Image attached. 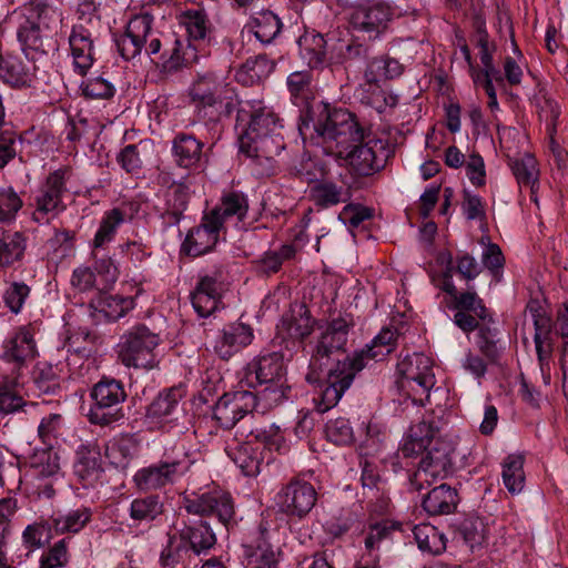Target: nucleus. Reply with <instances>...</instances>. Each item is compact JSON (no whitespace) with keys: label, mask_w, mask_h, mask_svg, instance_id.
I'll return each instance as SVG.
<instances>
[{"label":"nucleus","mask_w":568,"mask_h":568,"mask_svg":"<svg viewBox=\"0 0 568 568\" xmlns=\"http://www.w3.org/2000/svg\"><path fill=\"white\" fill-rule=\"evenodd\" d=\"M33 384L39 394H54L60 389V377L51 365L39 364L33 371Z\"/></svg>","instance_id":"obj_59"},{"label":"nucleus","mask_w":568,"mask_h":568,"mask_svg":"<svg viewBox=\"0 0 568 568\" xmlns=\"http://www.w3.org/2000/svg\"><path fill=\"white\" fill-rule=\"evenodd\" d=\"M338 156L346 160L354 174L369 176L384 166L387 150L384 141L369 138V134H366L364 130V139L353 143L343 155Z\"/></svg>","instance_id":"obj_8"},{"label":"nucleus","mask_w":568,"mask_h":568,"mask_svg":"<svg viewBox=\"0 0 568 568\" xmlns=\"http://www.w3.org/2000/svg\"><path fill=\"white\" fill-rule=\"evenodd\" d=\"M503 481L510 494L521 493L525 487L524 457L521 455H509L505 458Z\"/></svg>","instance_id":"obj_44"},{"label":"nucleus","mask_w":568,"mask_h":568,"mask_svg":"<svg viewBox=\"0 0 568 568\" xmlns=\"http://www.w3.org/2000/svg\"><path fill=\"white\" fill-rule=\"evenodd\" d=\"M17 375L0 373V414H10L19 409L27 412V407H36L37 403H27L18 393L20 384Z\"/></svg>","instance_id":"obj_28"},{"label":"nucleus","mask_w":568,"mask_h":568,"mask_svg":"<svg viewBox=\"0 0 568 568\" xmlns=\"http://www.w3.org/2000/svg\"><path fill=\"white\" fill-rule=\"evenodd\" d=\"M222 230L207 213L204 214L201 224L189 231L182 244V251L192 256L209 253L216 245Z\"/></svg>","instance_id":"obj_20"},{"label":"nucleus","mask_w":568,"mask_h":568,"mask_svg":"<svg viewBox=\"0 0 568 568\" xmlns=\"http://www.w3.org/2000/svg\"><path fill=\"white\" fill-rule=\"evenodd\" d=\"M163 513V503L158 495L136 498L131 503L130 516L136 521H151Z\"/></svg>","instance_id":"obj_49"},{"label":"nucleus","mask_w":568,"mask_h":568,"mask_svg":"<svg viewBox=\"0 0 568 568\" xmlns=\"http://www.w3.org/2000/svg\"><path fill=\"white\" fill-rule=\"evenodd\" d=\"M30 467L37 480L57 478L60 474L58 454L52 449H41L30 457Z\"/></svg>","instance_id":"obj_39"},{"label":"nucleus","mask_w":568,"mask_h":568,"mask_svg":"<svg viewBox=\"0 0 568 568\" xmlns=\"http://www.w3.org/2000/svg\"><path fill=\"white\" fill-rule=\"evenodd\" d=\"M326 437L336 445H347L354 440V432L349 420L343 417L329 420L325 427Z\"/></svg>","instance_id":"obj_63"},{"label":"nucleus","mask_w":568,"mask_h":568,"mask_svg":"<svg viewBox=\"0 0 568 568\" xmlns=\"http://www.w3.org/2000/svg\"><path fill=\"white\" fill-rule=\"evenodd\" d=\"M136 453V446L131 439L121 438L105 446V456L118 468H126Z\"/></svg>","instance_id":"obj_54"},{"label":"nucleus","mask_w":568,"mask_h":568,"mask_svg":"<svg viewBox=\"0 0 568 568\" xmlns=\"http://www.w3.org/2000/svg\"><path fill=\"white\" fill-rule=\"evenodd\" d=\"M435 384V375H426L407 382H397L400 392L410 398L414 404L418 405H425Z\"/></svg>","instance_id":"obj_48"},{"label":"nucleus","mask_w":568,"mask_h":568,"mask_svg":"<svg viewBox=\"0 0 568 568\" xmlns=\"http://www.w3.org/2000/svg\"><path fill=\"white\" fill-rule=\"evenodd\" d=\"M254 408H256V398L253 392L236 390L220 397L214 406L213 417L222 428L231 429Z\"/></svg>","instance_id":"obj_13"},{"label":"nucleus","mask_w":568,"mask_h":568,"mask_svg":"<svg viewBox=\"0 0 568 568\" xmlns=\"http://www.w3.org/2000/svg\"><path fill=\"white\" fill-rule=\"evenodd\" d=\"M184 396L182 387H172L163 393L149 405L146 415L151 419L171 420L180 412V400Z\"/></svg>","instance_id":"obj_30"},{"label":"nucleus","mask_w":568,"mask_h":568,"mask_svg":"<svg viewBox=\"0 0 568 568\" xmlns=\"http://www.w3.org/2000/svg\"><path fill=\"white\" fill-rule=\"evenodd\" d=\"M191 301L199 316L213 314L221 304V284L216 277L202 276L191 294Z\"/></svg>","instance_id":"obj_21"},{"label":"nucleus","mask_w":568,"mask_h":568,"mask_svg":"<svg viewBox=\"0 0 568 568\" xmlns=\"http://www.w3.org/2000/svg\"><path fill=\"white\" fill-rule=\"evenodd\" d=\"M184 508L189 514L215 516L226 528L235 524L234 503L230 494L210 491L194 498L184 499Z\"/></svg>","instance_id":"obj_11"},{"label":"nucleus","mask_w":568,"mask_h":568,"mask_svg":"<svg viewBox=\"0 0 568 568\" xmlns=\"http://www.w3.org/2000/svg\"><path fill=\"white\" fill-rule=\"evenodd\" d=\"M91 513L88 508H79L69 511L67 515L55 517L53 527L58 534L78 532L90 520Z\"/></svg>","instance_id":"obj_55"},{"label":"nucleus","mask_w":568,"mask_h":568,"mask_svg":"<svg viewBox=\"0 0 568 568\" xmlns=\"http://www.w3.org/2000/svg\"><path fill=\"white\" fill-rule=\"evenodd\" d=\"M301 57L310 68H318L325 61L326 41L320 33H306L298 40Z\"/></svg>","instance_id":"obj_38"},{"label":"nucleus","mask_w":568,"mask_h":568,"mask_svg":"<svg viewBox=\"0 0 568 568\" xmlns=\"http://www.w3.org/2000/svg\"><path fill=\"white\" fill-rule=\"evenodd\" d=\"M23 11L26 19L18 29V39L23 50L29 49L44 52L43 38L37 20H40L42 16L48 13V6L41 1H31L23 7Z\"/></svg>","instance_id":"obj_19"},{"label":"nucleus","mask_w":568,"mask_h":568,"mask_svg":"<svg viewBox=\"0 0 568 568\" xmlns=\"http://www.w3.org/2000/svg\"><path fill=\"white\" fill-rule=\"evenodd\" d=\"M413 534L418 548L424 552L439 555L446 549L444 534L429 524L414 526Z\"/></svg>","instance_id":"obj_37"},{"label":"nucleus","mask_w":568,"mask_h":568,"mask_svg":"<svg viewBox=\"0 0 568 568\" xmlns=\"http://www.w3.org/2000/svg\"><path fill=\"white\" fill-rule=\"evenodd\" d=\"M394 14V9L386 2L358 4L349 14V24L354 31L375 40L388 29Z\"/></svg>","instance_id":"obj_10"},{"label":"nucleus","mask_w":568,"mask_h":568,"mask_svg":"<svg viewBox=\"0 0 568 568\" xmlns=\"http://www.w3.org/2000/svg\"><path fill=\"white\" fill-rule=\"evenodd\" d=\"M74 474L84 486L92 485L99 479L101 473L100 453L95 447L81 446L77 450Z\"/></svg>","instance_id":"obj_32"},{"label":"nucleus","mask_w":568,"mask_h":568,"mask_svg":"<svg viewBox=\"0 0 568 568\" xmlns=\"http://www.w3.org/2000/svg\"><path fill=\"white\" fill-rule=\"evenodd\" d=\"M422 505L432 516L452 514L457 507V493L450 486L440 484L424 497Z\"/></svg>","instance_id":"obj_31"},{"label":"nucleus","mask_w":568,"mask_h":568,"mask_svg":"<svg viewBox=\"0 0 568 568\" xmlns=\"http://www.w3.org/2000/svg\"><path fill=\"white\" fill-rule=\"evenodd\" d=\"M197 50L199 47L187 42L184 43L175 39L174 47L171 50V53L168 58H163L162 69L166 73H174L179 71L184 65L193 63L197 60Z\"/></svg>","instance_id":"obj_40"},{"label":"nucleus","mask_w":568,"mask_h":568,"mask_svg":"<svg viewBox=\"0 0 568 568\" xmlns=\"http://www.w3.org/2000/svg\"><path fill=\"white\" fill-rule=\"evenodd\" d=\"M458 534L465 544L469 548L474 549L476 546H480L485 540L484 523L478 518L465 519L459 525Z\"/></svg>","instance_id":"obj_64"},{"label":"nucleus","mask_w":568,"mask_h":568,"mask_svg":"<svg viewBox=\"0 0 568 568\" xmlns=\"http://www.w3.org/2000/svg\"><path fill=\"white\" fill-rule=\"evenodd\" d=\"M69 44L74 71L81 77L87 75L95 60L92 33L83 24H75L69 36Z\"/></svg>","instance_id":"obj_18"},{"label":"nucleus","mask_w":568,"mask_h":568,"mask_svg":"<svg viewBox=\"0 0 568 568\" xmlns=\"http://www.w3.org/2000/svg\"><path fill=\"white\" fill-rule=\"evenodd\" d=\"M184 26L189 34L187 42H197L199 45L204 43L210 34V28L207 26L206 17L199 12H190L184 18Z\"/></svg>","instance_id":"obj_61"},{"label":"nucleus","mask_w":568,"mask_h":568,"mask_svg":"<svg viewBox=\"0 0 568 568\" xmlns=\"http://www.w3.org/2000/svg\"><path fill=\"white\" fill-rule=\"evenodd\" d=\"M285 378L283 355L276 352L258 356L245 369L243 383L252 388L263 386L265 383Z\"/></svg>","instance_id":"obj_16"},{"label":"nucleus","mask_w":568,"mask_h":568,"mask_svg":"<svg viewBox=\"0 0 568 568\" xmlns=\"http://www.w3.org/2000/svg\"><path fill=\"white\" fill-rule=\"evenodd\" d=\"M94 400L89 413L93 424L109 425L123 417L121 404L126 398L124 386L120 381L103 377L91 392Z\"/></svg>","instance_id":"obj_6"},{"label":"nucleus","mask_w":568,"mask_h":568,"mask_svg":"<svg viewBox=\"0 0 568 568\" xmlns=\"http://www.w3.org/2000/svg\"><path fill=\"white\" fill-rule=\"evenodd\" d=\"M182 539H185L196 556L206 554L216 544L215 534L212 531L210 525L200 520L193 525L182 521V526L178 527Z\"/></svg>","instance_id":"obj_25"},{"label":"nucleus","mask_w":568,"mask_h":568,"mask_svg":"<svg viewBox=\"0 0 568 568\" xmlns=\"http://www.w3.org/2000/svg\"><path fill=\"white\" fill-rule=\"evenodd\" d=\"M253 329L243 323H231L215 337L214 353L224 361L230 359L234 354L250 345L253 341Z\"/></svg>","instance_id":"obj_17"},{"label":"nucleus","mask_w":568,"mask_h":568,"mask_svg":"<svg viewBox=\"0 0 568 568\" xmlns=\"http://www.w3.org/2000/svg\"><path fill=\"white\" fill-rule=\"evenodd\" d=\"M189 200V187L185 184H172L165 193V204L161 213L163 224L166 226L179 224L187 207Z\"/></svg>","instance_id":"obj_27"},{"label":"nucleus","mask_w":568,"mask_h":568,"mask_svg":"<svg viewBox=\"0 0 568 568\" xmlns=\"http://www.w3.org/2000/svg\"><path fill=\"white\" fill-rule=\"evenodd\" d=\"M24 251L26 237L22 233H3L0 237V266H13L22 260Z\"/></svg>","instance_id":"obj_42"},{"label":"nucleus","mask_w":568,"mask_h":568,"mask_svg":"<svg viewBox=\"0 0 568 568\" xmlns=\"http://www.w3.org/2000/svg\"><path fill=\"white\" fill-rule=\"evenodd\" d=\"M420 462L433 469V474H439L445 478L453 469V462L448 450L446 447L437 446V444L427 449Z\"/></svg>","instance_id":"obj_56"},{"label":"nucleus","mask_w":568,"mask_h":568,"mask_svg":"<svg viewBox=\"0 0 568 568\" xmlns=\"http://www.w3.org/2000/svg\"><path fill=\"white\" fill-rule=\"evenodd\" d=\"M203 146L204 144L192 134H176L172 143L175 162L185 169L199 166L203 156Z\"/></svg>","instance_id":"obj_26"},{"label":"nucleus","mask_w":568,"mask_h":568,"mask_svg":"<svg viewBox=\"0 0 568 568\" xmlns=\"http://www.w3.org/2000/svg\"><path fill=\"white\" fill-rule=\"evenodd\" d=\"M0 78L13 87H21L29 81V72L19 58L8 55L0 59Z\"/></svg>","instance_id":"obj_53"},{"label":"nucleus","mask_w":568,"mask_h":568,"mask_svg":"<svg viewBox=\"0 0 568 568\" xmlns=\"http://www.w3.org/2000/svg\"><path fill=\"white\" fill-rule=\"evenodd\" d=\"M402 529V524L392 521V520H383L373 525H369L368 530L366 532V537L364 540L365 547L368 550L378 549L381 544L385 540L392 538V535L396 530Z\"/></svg>","instance_id":"obj_57"},{"label":"nucleus","mask_w":568,"mask_h":568,"mask_svg":"<svg viewBox=\"0 0 568 568\" xmlns=\"http://www.w3.org/2000/svg\"><path fill=\"white\" fill-rule=\"evenodd\" d=\"M312 112L316 114L312 122L315 135L310 136L322 144L326 153L343 155L353 143L364 139V128L349 111L320 104Z\"/></svg>","instance_id":"obj_2"},{"label":"nucleus","mask_w":568,"mask_h":568,"mask_svg":"<svg viewBox=\"0 0 568 568\" xmlns=\"http://www.w3.org/2000/svg\"><path fill=\"white\" fill-rule=\"evenodd\" d=\"M94 310L108 321H116L132 306V300L100 293L92 301Z\"/></svg>","instance_id":"obj_43"},{"label":"nucleus","mask_w":568,"mask_h":568,"mask_svg":"<svg viewBox=\"0 0 568 568\" xmlns=\"http://www.w3.org/2000/svg\"><path fill=\"white\" fill-rule=\"evenodd\" d=\"M124 222V213L120 209L108 211L97 231L93 240L94 248L103 247L104 244L111 242L116 233L118 227Z\"/></svg>","instance_id":"obj_50"},{"label":"nucleus","mask_w":568,"mask_h":568,"mask_svg":"<svg viewBox=\"0 0 568 568\" xmlns=\"http://www.w3.org/2000/svg\"><path fill=\"white\" fill-rule=\"evenodd\" d=\"M37 355L34 328L32 325L20 326L2 344L0 359L1 373L22 376L29 362Z\"/></svg>","instance_id":"obj_7"},{"label":"nucleus","mask_w":568,"mask_h":568,"mask_svg":"<svg viewBox=\"0 0 568 568\" xmlns=\"http://www.w3.org/2000/svg\"><path fill=\"white\" fill-rule=\"evenodd\" d=\"M263 449L264 444L255 440L230 445L226 453L245 476H256L263 460Z\"/></svg>","instance_id":"obj_22"},{"label":"nucleus","mask_w":568,"mask_h":568,"mask_svg":"<svg viewBox=\"0 0 568 568\" xmlns=\"http://www.w3.org/2000/svg\"><path fill=\"white\" fill-rule=\"evenodd\" d=\"M397 373L399 376L397 382H407L426 375H435L433 361L423 353H413L405 356L397 364Z\"/></svg>","instance_id":"obj_36"},{"label":"nucleus","mask_w":568,"mask_h":568,"mask_svg":"<svg viewBox=\"0 0 568 568\" xmlns=\"http://www.w3.org/2000/svg\"><path fill=\"white\" fill-rule=\"evenodd\" d=\"M396 333L394 331L389 328L383 329L372 341L371 345H367L365 349L359 352V354H363V363L367 364L368 359H383L393 351Z\"/></svg>","instance_id":"obj_52"},{"label":"nucleus","mask_w":568,"mask_h":568,"mask_svg":"<svg viewBox=\"0 0 568 568\" xmlns=\"http://www.w3.org/2000/svg\"><path fill=\"white\" fill-rule=\"evenodd\" d=\"M248 32L262 43L272 42L281 31L282 23L272 11H261L254 14L245 26Z\"/></svg>","instance_id":"obj_33"},{"label":"nucleus","mask_w":568,"mask_h":568,"mask_svg":"<svg viewBox=\"0 0 568 568\" xmlns=\"http://www.w3.org/2000/svg\"><path fill=\"white\" fill-rule=\"evenodd\" d=\"M312 195L315 203L322 207L337 205L349 199V192L346 189L328 181L316 184L312 189Z\"/></svg>","instance_id":"obj_47"},{"label":"nucleus","mask_w":568,"mask_h":568,"mask_svg":"<svg viewBox=\"0 0 568 568\" xmlns=\"http://www.w3.org/2000/svg\"><path fill=\"white\" fill-rule=\"evenodd\" d=\"M80 90L82 95L90 100H109L114 97L116 91L114 84L103 75L82 81Z\"/></svg>","instance_id":"obj_58"},{"label":"nucleus","mask_w":568,"mask_h":568,"mask_svg":"<svg viewBox=\"0 0 568 568\" xmlns=\"http://www.w3.org/2000/svg\"><path fill=\"white\" fill-rule=\"evenodd\" d=\"M153 18L149 14L135 16L125 29V32L116 39V48L124 60H133L139 57L142 49L152 36Z\"/></svg>","instance_id":"obj_15"},{"label":"nucleus","mask_w":568,"mask_h":568,"mask_svg":"<svg viewBox=\"0 0 568 568\" xmlns=\"http://www.w3.org/2000/svg\"><path fill=\"white\" fill-rule=\"evenodd\" d=\"M248 211V203L246 197L239 192H231L222 196L221 202L207 214L224 229V224L235 217L237 221H243Z\"/></svg>","instance_id":"obj_24"},{"label":"nucleus","mask_w":568,"mask_h":568,"mask_svg":"<svg viewBox=\"0 0 568 568\" xmlns=\"http://www.w3.org/2000/svg\"><path fill=\"white\" fill-rule=\"evenodd\" d=\"M258 532L256 540L243 546L247 565L250 568H276L278 551L268 541L265 527L261 525Z\"/></svg>","instance_id":"obj_23"},{"label":"nucleus","mask_w":568,"mask_h":568,"mask_svg":"<svg viewBox=\"0 0 568 568\" xmlns=\"http://www.w3.org/2000/svg\"><path fill=\"white\" fill-rule=\"evenodd\" d=\"M312 75L308 71L293 72L287 78V87L295 103H304L311 95Z\"/></svg>","instance_id":"obj_62"},{"label":"nucleus","mask_w":568,"mask_h":568,"mask_svg":"<svg viewBox=\"0 0 568 568\" xmlns=\"http://www.w3.org/2000/svg\"><path fill=\"white\" fill-rule=\"evenodd\" d=\"M352 325L349 315H338L318 328L320 334L305 376L310 384L322 387L318 397L314 398L318 413L334 407L353 383L355 375L366 366L359 352L353 356L345 354Z\"/></svg>","instance_id":"obj_1"},{"label":"nucleus","mask_w":568,"mask_h":568,"mask_svg":"<svg viewBox=\"0 0 568 568\" xmlns=\"http://www.w3.org/2000/svg\"><path fill=\"white\" fill-rule=\"evenodd\" d=\"M159 342V336L146 326H135L122 336L119 358L126 367L152 369L158 364L153 351Z\"/></svg>","instance_id":"obj_5"},{"label":"nucleus","mask_w":568,"mask_h":568,"mask_svg":"<svg viewBox=\"0 0 568 568\" xmlns=\"http://www.w3.org/2000/svg\"><path fill=\"white\" fill-rule=\"evenodd\" d=\"M190 467L191 462L184 452L174 454V450H166L160 462L140 468L134 474L133 481L143 491L162 489L173 485Z\"/></svg>","instance_id":"obj_4"},{"label":"nucleus","mask_w":568,"mask_h":568,"mask_svg":"<svg viewBox=\"0 0 568 568\" xmlns=\"http://www.w3.org/2000/svg\"><path fill=\"white\" fill-rule=\"evenodd\" d=\"M17 509V499L11 497L0 499V568H16L9 562L6 548L11 518Z\"/></svg>","instance_id":"obj_45"},{"label":"nucleus","mask_w":568,"mask_h":568,"mask_svg":"<svg viewBox=\"0 0 568 568\" xmlns=\"http://www.w3.org/2000/svg\"><path fill=\"white\" fill-rule=\"evenodd\" d=\"M313 324L310 311L301 305L297 312L293 311L283 316L280 331L285 332L291 338L303 339L312 333Z\"/></svg>","instance_id":"obj_35"},{"label":"nucleus","mask_w":568,"mask_h":568,"mask_svg":"<svg viewBox=\"0 0 568 568\" xmlns=\"http://www.w3.org/2000/svg\"><path fill=\"white\" fill-rule=\"evenodd\" d=\"M508 164L519 186L530 187L531 199L537 202V200L534 199L539 174L536 159L531 154L525 153L518 158L509 159Z\"/></svg>","instance_id":"obj_34"},{"label":"nucleus","mask_w":568,"mask_h":568,"mask_svg":"<svg viewBox=\"0 0 568 568\" xmlns=\"http://www.w3.org/2000/svg\"><path fill=\"white\" fill-rule=\"evenodd\" d=\"M196 555L189 548L185 539L176 530L175 534L169 536L168 546L161 554V564L165 568H186L194 560Z\"/></svg>","instance_id":"obj_29"},{"label":"nucleus","mask_w":568,"mask_h":568,"mask_svg":"<svg viewBox=\"0 0 568 568\" xmlns=\"http://www.w3.org/2000/svg\"><path fill=\"white\" fill-rule=\"evenodd\" d=\"M253 396L256 398V407H261L262 412L271 409L284 402L287 398L290 386L286 384V378L265 383Z\"/></svg>","instance_id":"obj_41"},{"label":"nucleus","mask_w":568,"mask_h":568,"mask_svg":"<svg viewBox=\"0 0 568 568\" xmlns=\"http://www.w3.org/2000/svg\"><path fill=\"white\" fill-rule=\"evenodd\" d=\"M239 119L244 121L250 118L247 128L240 135V150L250 158L271 160L278 155L284 148L280 134L278 118L267 108L260 106L246 110L243 105L239 110Z\"/></svg>","instance_id":"obj_3"},{"label":"nucleus","mask_w":568,"mask_h":568,"mask_svg":"<svg viewBox=\"0 0 568 568\" xmlns=\"http://www.w3.org/2000/svg\"><path fill=\"white\" fill-rule=\"evenodd\" d=\"M274 62L270 60L265 54H258L256 57L248 58L242 65L239 72V78L246 74L251 82L258 81L266 78L274 70Z\"/></svg>","instance_id":"obj_60"},{"label":"nucleus","mask_w":568,"mask_h":568,"mask_svg":"<svg viewBox=\"0 0 568 568\" xmlns=\"http://www.w3.org/2000/svg\"><path fill=\"white\" fill-rule=\"evenodd\" d=\"M476 345L487 361L495 363L499 359L501 349L499 347L498 332L496 328L487 324H481L476 335Z\"/></svg>","instance_id":"obj_51"},{"label":"nucleus","mask_w":568,"mask_h":568,"mask_svg":"<svg viewBox=\"0 0 568 568\" xmlns=\"http://www.w3.org/2000/svg\"><path fill=\"white\" fill-rule=\"evenodd\" d=\"M296 250L292 244H284L277 251H267L254 261L256 270L263 275L277 273L282 264L295 256Z\"/></svg>","instance_id":"obj_46"},{"label":"nucleus","mask_w":568,"mask_h":568,"mask_svg":"<svg viewBox=\"0 0 568 568\" xmlns=\"http://www.w3.org/2000/svg\"><path fill=\"white\" fill-rule=\"evenodd\" d=\"M317 493L312 484L292 479L277 494L281 510L291 517L304 518L314 508Z\"/></svg>","instance_id":"obj_12"},{"label":"nucleus","mask_w":568,"mask_h":568,"mask_svg":"<svg viewBox=\"0 0 568 568\" xmlns=\"http://www.w3.org/2000/svg\"><path fill=\"white\" fill-rule=\"evenodd\" d=\"M65 191V171L57 170L50 173L34 197L36 210L32 220L45 224L63 211L65 206L62 203V194Z\"/></svg>","instance_id":"obj_9"},{"label":"nucleus","mask_w":568,"mask_h":568,"mask_svg":"<svg viewBox=\"0 0 568 568\" xmlns=\"http://www.w3.org/2000/svg\"><path fill=\"white\" fill-rule=\"evenodd\" d=\"M224 89L223 81L214 73L207 72L196 78L190 89V98L199 118L212 116V110L222 103Z\"/></svg>","instance_id":"obj_14"}]
</instances>
